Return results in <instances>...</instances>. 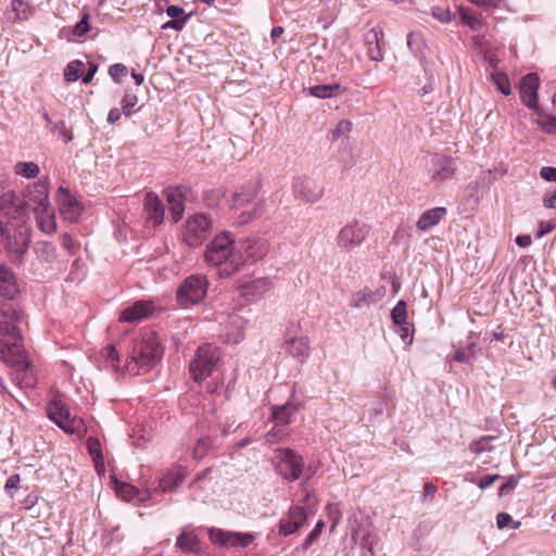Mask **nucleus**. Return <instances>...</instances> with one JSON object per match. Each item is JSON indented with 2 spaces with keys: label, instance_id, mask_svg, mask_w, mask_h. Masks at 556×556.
Here are the masks:
<instances>
[{
  "label": "nucleus",
  "instance_id": "f257e3e1",
  "mask_svg": "<svg viewBox=\"0 0 556 556\" xmlns=\"http://www.w3.org/2000/svg\"><path fill=\"white\" fill-rule=\"evenodd\" d=\"M269 250L266 239L255 236L235 241L231 233L223 231L215 236L205 248L204 261L216 268L217 275L228 278L238 273L245 263L265 257Z\"/></svg>",
  "mask_w": 556,
  "mask_h": 556
},
{
  "label": "nucleus",
  "instance_id": "f03ea898",
  "mask_svg": "<svg viewBox=\"0 0 556 556\" xmlns=\"http://www.w3.org/2000/svg\"><path fill=\"white\" fill-rule=\"evenodd\" d=\"M51 206L48 197V185L36 182L24 199L7 193L0 198V216L8 219L26 220L28 211L45 210Z\"/></svg>",
  "mask_w": 556,
  "mask_h": 556
},
{
  "label": "nucleus",
  "instance_id": "7ed1b4c3",
  "mask_svg": "<svg viewBox=\"0 0 556 556\" xmlns=\"http://www.w3.org/2000/svg\"><path fill=\"white\" fill-rule=\"evenodd\" d=\"M163 349L153 332L144 333L134 344L131 362L128 363L129 371L139 375L148 372L161 361Z\"/></svg>",
  "mask_w": 556,
  "mask_h": 556
},
{
  "label": "nucleus",
  "instance_id": "20e7f679",
  "mask_svg": "<svg viewBox=\"0 0 556 556\" xmlns=\"http://www.w3.org/2000/svg\"><path fill=\"white\" fill-rule=\"evenodd\" d=\"M30 242V228L26 220H7L1 252L4 251L13 263H21Z\"/></svg>",
  "mask_w": 556,
  "mask_h": 556
},
{
  "label": "nucleus",
  "instance_id": "39448f33",
  "mask_svg": "<svg viewBox=\"0 0 556 556\" xmlns=\"http://www.w3.org/2000/svg\"><path fill=\"white\" fill-rule=\"evenodd\" d=\"M316 497L307 493L304 497V505H294L290 507L286 516L278 523V533L288 536L301 529L309 515L315 513Z\"/></svg>",
  "mask_w": 556,
  "mask_h": 556
},
{
  "label": "nucleus",
  "instance_id": "423d86ee",
  "mask_svg": "<svg viewBox=\"0 0 556 556\" xmlns=\"http://www.w3.org/2000/svg\"><path fill=\"white\" fill-rule=\"evenodd\" d=\"M208 280L204 275H191L178 287L176 300L182 307L199 304L206 296Z\"/></svg>",
  "mask_w": 556,
  "mask_h": 556
},
{
  "label": "nucleus",
  "instance_id": "0eeeda50",
  "mask_svg": "<svg viewBox=\"0 0 556 556\" xmlns=\"http://www.w3.org/2000/svg\"><path fill=\"white\" fill-rule=\"evenodd\" d=\"M213 228L212 219L204 213L188 216L182 230L184 242L190 248H198L210 237Z\"/></svg>",
  "mask_w": 556,
  "mask_h": 556
},
{
  "label": "nucleus",
  "instance_id": "6e6552de",
  "mask_svg": "<svg viewBox=\"0 0 556 556\" xmlns=\"http://www.w3.org/2000/svg\"><path fill=\"white\" fill-rule=\"evenodd\" d=\"M219 359L218 349L213 344H204L198 348L195 357L190 363L189 369L195 381L208 377Z\"/></svg>",
  "mask_w": 556,
  "mask_h": 556
},
{
  "label": "nucleus",
  "instance_id": "1a4fd4ad",
  "mask_svg": "<svg viewBox=\"0 0 556 556\" xmlns=\"http://www.w3.org/2000/svg\"><path fill=\"white\" fill-rule=\"evenodd\" d=\"M370 232V227L358 220H353L343 226L336 237L338 247L351 252L361 247Z\"/></svg>",
  "mask_w": 556,
  "mask_h": 556
},
{
  "label": "nucleus",
  "instance_id": "9d476101",
  "mask_svg": "<svg viewBox=\"0 0 556 556\" xmlns=\"http://www.w3.org/2000/svg\"><path fill=\"white\" fill-rule=\"evenodd\" d=\"M48 416L66 433L80 430L83 420L71 416L70 408L61 400H52L47 407Z\"/></svg>",
  "mask_w": 556,
  "mask_h": 556
},
{
  "label": "nucleus",
  "instance_id": "9b49d317",
  "mask_svg": "<svg viewBox=\"0 0 556 556\" xmlns=\"http://www.w3.org/2000/svg\"><path fill=\"white\" fill-rule=\"evenodd\" d=\"M277 457L280 459L278 472L287 480H298L304 468L303 457L294 450L285 447L276 450Z\"/></svg>",
  "mask_w": 556,
  "mask_h": 556
},
{
  "label": "nucleus",
  "instance_id": "f8f14e48",
  "mask_svg": "<svg viewBox=\"0 0 556 556\" xmlns=\"http://www.w3.org/2000/svg\"><path fill=\"white\" fill-rule=\"evenodd\" d=\"M0 357L18 370H26L28 362L21 344V336L0 345Z\"/></svg>",
  "mask_w": 556,
  "mask_h": 556
},
{
  "label": "nucleus",
  "instance_id": "ddd939ff",
  "mask_svg": "<svg viewBox=\"0 0 556 556\" xmlns=\"http://www.w3.org/2000/svg\"><path fill=\"white\" fill-rule=\"evenodd\" d=\"M262 189V177L257 175L254 179L247 181L236 189L230 199L231 208H240L251 203Z\"/></svg>",
  "mask_w": 556,
  "mask_h": 556
},
{
  "label": "nucleus",
  "instance_id": "4468645a",
  "mask_svg": "<svg viewBox=\"0 0 556 556\" xmlns=\"http://www.w3.org/2000/svg\"><path fill=\"white\" fill-rule=\"evenodd\" d=\"M273 283L267 277L260 278H241L237 281V288L244 298H261L268 292Z\"/></svg>",
  "mask_w": 556,
  "mask_h": 556
},
{
  "label": "nucleus",
  "instance_id": "2eb2a0df",
  "mask_svg": "<svg viewBox=\"0 0 556 556\" xmlns=\"http://www.w3.org/2000/svg\"><path fill=\"white\" fill-rule=\"evenodd\" d=\"M539 76L535 73L525 75L519 85V93L522 103L529 109L538 108Z\"/></svg>",
  "mask_w": 556,
  "mask_h": 556
},
{
  "label": "nucleus",
  "instance_id": "dca6fc26",
  "mask_svg": "<svg viewBox=\"0 0 556 556\" xmlns=\"http://www.w3.org/2000/svg\"><path fill=\"white\" fill-rule=\"evenodd\" d=\"M143 208L146 213V222L152 226L157 227L164 220L165 205L162 200L154 193L148 192L143 200Z\"/></svg>",
  "mask_w": 556,
  "mask_h": 556
},
{
  "label": "nucleus",
  "instance_id": "f3484780",
  "mask_svg": "<svg viewBox=\"0 0 556 556\" xmlns=\"http://www.w3.org/2000/svg\"><path fill=\"white\" fill-rule=\"evenodd\" d=\"M293 193L296 199L305 203H316L324 195V188L309 179H298L293 184Z\"/></svg>",
  "mask_w": 556,
  "mask_h": 556
},
{
  "label": "nucleus",
  "instance_id": "a211bd4d",
  "mask_svg": "<svg viewBox=\"0 0 556 556\" xmlns=\"http://www.w3.org/2000/svg\"><path fill=\"white\" fill-rule=\"evenodd\" d=\"M58 193L60 213L65 219L75 222L83 211L80 203L63 187L59 188Z\"/></svg>",
  "mask_w": 556,
  "mask_h": 556
},
{
  "label": "nucleus",
  "instance_id": "6ab92c4d",
  "mask_svg": "<svg viewBox=\"0 0 556 556\" xmlns=\"http://www.w3.org/2000/svg\"><path fill=\"white\" fill-rule=\"evenodd\" d=\"M154 309L155 306L151 301L139 300L122 311L119 320L125 323H137L151 316Z\"/></svg>",
  "mask_w": 556,
  "mask_h": 556
},
{
  "label": "nucleus",
  "instance_id": "aec40b11",
  "mask_svg": "<svg viewBox=\"0 0 556 556\" xmlns=\"http://www.w3.org/2000/svg\"><path fill=\"white\" fill-rule=\"evenodd\" d=\"M431 162L432 181L441 184L454 176L455 165L452 157L446 155H435Z\"/></svg>",
  "mask_w": 556,
  "mask_h": 556
},
{
  "label": "nucleus",
  "instance_id": "412c9836",
  "mask_svg": "<svg viewBox=\"0 0 556 556\" xmlns=\"http://www.w3.org/2000/svg\"><path fill=\"white\" fill-rule=\"evenodd\" d=\"M18 286L13 271L7 266L0 265V296L13 300L18 294Z\"/></svg>",
  "mask_w": 556,
  "mask_h": 556
},
{
  "label": "nucleus",
  "instance_id": "4be33fe9",
  "mask_svg": "<svg viewBox=\"0 0 556 556\" xmlns=\"http://www.w3.org/2000/svg\"><path fill=\"white\" fill-rule=\"evenodd\" d=\"M446 208L443 206L433 207L424 212L416 223V227L420 231H428L437 226L445 216Z\"/></svg>",
  "mask_w": 556,
  "mask_h": 556
},
{
  "label": "nucleus",
  "instance_id": "5701e85b",
  "mask_svg": "<svg viewBox=\"0 0 556 556\" xmlns=\"http://www.w3.org/2000/svg\"><path fill=\"white\" fill-rule=\"evenodd\" d=\"M384 295V291H372L369 288H364L351 296V305L355 308L369 307L377 303Z\"/></svg>",
  "mask_w": 556,
  "mask_h": 556
},
{
  "label": "nucleus",
  "instance_id": "b1692460",
  "mask_svg": "<svg viewBox=\"0 0 556 556\" xmlns=\"http://www.w3.org/2000/svg\"><path fill=\"white\" fill-rule=\"evenodd\" d=\"M287 351L289 354L303 363L309 355V344L305 337H292L286 339Z\"/></svg>",
  "mask_w": 556,
  "mask_h": 556
},
{
  "label": "nucleus",
  "instance_id": "393cba45",
  "mask_svg": "<svg viewBox=\"0 0 556 556\" xmlns=\"http://www.w3.org/2000/svg\"><path fill=\"white\" fill-rule=\"evenodd\" d=\"M267 212V202L264 199L255 202L252 208L241 212L237 218L235 224L238 226H245L254 220L264 216Z\"/></svg>",
  "mask_w": 556,
  "mask_h": 556
},
{
  "label": "nucleus",
  "instance_id": "a878e982",
  "mask_svg": "<svg viewBox=\"0 0 556 556\" xmlns=\"http://www.w3.org/2000/svg\"><path fill=\"white\" fill-rule=\"evenodd\" d=\"M36 222L39 229L48 235L54 233L56 230V222L54 216V208L52 206H46L45 210H38L34 212Z\"/></svg>",
  "mask_w": 556,
  "mask_h": 556
},
{
  "label": "nucleus",
  "instance_id": "bb28decb",
  "mask_svg": "<svg viewBox=\"0 0 556 556\" xmlns=\"http://www.w3.org/2000/svg\"><path fill=\"white\" fill-rule=\"evenodd\" d=\"M351 539L355 543L359 539V545L367 549L371 555H374V545L377 542V538L369 529L364 528L363 526H357L352 529Z\"/></svg>",
  "mask_w": 556,
  "mask_h": 556
},
{
  "label": "nucleus",
  "instance_id": "cd10ccee",
  "mask_svg": "<svg viewBox=\"0 0 556 556\" xmlns=\"http://www.w3.org/2000/svg\"><path fill=\"white\" fill-rule=\"evenodd\" d=\"M365 43L367 46V54L370 60L380 62L383 59L381 48L379 46V34L372 28L365 35Z\"/></svg>",
  "mask_w": 556,
  "mask_h": 556
},
{
  "label": "nucleus",
  "instance_id": "c85d7f7f",
  "mask_svg": "<svg viewBox=\"0 0 556 556\" xmlns=\"http://www.w3.org/2000/svg\"><path fill=\"white\" fill-rule=\"evenodd\" d=\"M185 480V475L180 471H172L160 479L159 488L154 490L157 492L159 490L163 493L175 491Z\"/></svg>",
  "mask_w": 556,
  "mask_h": 556
},
{
  "label": "nucleus",
  "instance_id": "c756f323",
  "mask_svg": "<svg viewBox=\"0 0 556 556\" xmlns=\"http://www.w3.org/2000/svg\"><path fill=\"white\" fill-rule=\"evenodd\" d=\"M37 258L42 263L51 264L56 260V248L48 241H40L34 245Z\"/></svg>",
  "mask_w": 556,
  "mask_h": 556
},
{
  "label": "nucleus",
  "instance_id": "7c9ffc66",
  "mask_svg": "<svg viewBox=\"0 0 556 556\" xmlns=\"http://www.w3.org/2000/svg\"><path fill=\"white\" fill-rule=\"evenodd\" d=\"M296 412V406L291 402H287L281 406H277L273 410V418L277 424L288 425L292 420V416Z\"/></svg>",
  "mask_w": 556,
  "mask_h": 556
},
{
  "label": "nucleus",
  "instance_id": "2f4dec72",
  "mask_svg": "<svg viewBox=\"0 0 556 556\" xmlns=\"http://www.w3.org/2000/svg\"><path fill=\"white\" fill-rule=\"evenodd\" d=\"M339 84L317 85L309 88V94L319 99H328L338 96L341 92Z\"/></svg>",
  "mask_w": 556,
  "mask_h": 556
},
{
  "label": "nucleus",
  "instance_id": "473e14b6",
  "mask_svg": "<svg viewBox=\"0 0 556 556\" xmlns=\"http://www.w3.org/2000/svg\"><path fill=\"white\" fill-rule=\"evenodd\" d=\"M166 198L169 205L170 216L174 223H178L185 213V203L166 190Z\"/></svg>",
  "mask_w": 556,
  "mask_h": 556
},
{
  "label": "nucleus",
  "instance_id": "72a5a7b5",
  "mask_svg": "<svg viewBox=\"0 0 556 556\" xmlns=\"http://www.w3.org/2000/svg\"><path fill=\"white\" fill-rule=\"evenodd\" d=\"M11 8L20 21L28 20L34 13V7L24 0H12Z\"/></svg>",
  "mask_w": 556,
  "mask_h": 556
},
{
  "label": "nucleus",
  "instance_id": "f704fd0d",
  "mask_svg": "<svg viewBox=\"0 0 556 556\" xmlns=\"http://www.w3.org/2000/svg\"><path fill=\"white\" fill-rule=\"evenodd\" d=\"M85 71V63L79 60L70 62L64 70V77L67 81H76Z\"/></svg>",
  "mask_w": 556,
  "mask_h": 556
},
{
  "label": "nucleus",
  "instance_id": "c9c22d12",
  "mask_svg": "<svg viewBox=\"0 0 556 556\" xmlns=\"http://www.w3.org/2000/svg\"><path fill=\"white\" fill-rule=\"evenodd\" d=\"M15 173L25 178H36L40 172L39 166L34 162H18L14 166Z\"/></svg>",
  "mask_w": 556,
  "mask_h": 556
},
{
  "label": "nucleus",
  "instance_id": "e433bc0d",
  "mask_svg": "<svg viewBox=\"0 0 556 556\" xmlns=\"http://www.w3.org/2000/svg\"><path fill=\"white\" fill-rule=\"evenodd\" d=\"M176 545L185 553H193L197 551V538L190 533L182 532L178 535Z\"/></svg>",
  "mask_w": 556,
  "mask_h": 556
},
{
  "label": "nucleus",
  "instance_id": "4c0bfd02",
  "mask_svg": "<svg viewBox=\"0 0 556 556\" xmlns=\"http://www.w3.org/2000/svg\"><path fill=\"white\" fill-rule=\"evenodd\" d=\"M214 446V440L211 437H203L198 440L195 446L193 447V458L202 459L208 451H211Z\"/></svg>",
  "mask_w": 556,
  "mask_h": 556
},
{
  "label": "nucleus",
  "instance_id": "58836bf2",
  "mask_svg": "<svg viewBox=\"0 0 556 556\" xmlns=\"http://www.w3.org/2000/svg\"><path fill=\"white\" fill-rule=\"evenodd\" d=\"M167 191L177 199H179L180 202H184L185 204L187 202H193L195 200V193L193 192L192 188L187 185H180L174 189H167Z\"/></svg>",
  "mask_w": 556,
  "mask_h": 556
},
{
  "label": "nucleus",
  "instance_id": "ea45409f",
  "mask_svg": "<svg viewBox=\"0 0 556 556\" xmlns=\"http://www.w3.org/2000/svg\"><path fill=\"white\" fill-rule=\"evenodd\" d=\"M254 540L251 533L230 532L229 546L230 547H248Z\"/></svg>",
  "mask_w": 556,
  "mask_h": 556
},
{
  "label": "nucleus",
  "instance_id": "a19ab883",
  "mask_svg": "<svg viewBox=\"0 0 556 556\" xmlns=\"http://www.w3.org/2000/svg\"><path fill=\"white\" fill-rule=\"evenodd\" d=\"M20 336V330L14 325L5 320L0 321V345Z\"/></svg>",
  "mask_w": 556,
  "mask_h": 556
},
{
  "label": "nucleus",
  "instance_id": "79ce46f5",
  "mask_svg": "<svg viewBox=\"0 0 556 556\" xmlns=\"http://www.w3.org/2000/svg\"><path fill=\"white\" fill-rule=\"evenodd\" d=\"M325 527V522L323 520H319L315 528L307 534L301 546L296 547L295 551L302 549L307 551L314 542L317 541V539L320 536V533Z\"/></svg>",
  "mask_w": 556,
  "mask_h": 556
},
{
  "label": "nucleus",
  "instance_id": "37998d69",
  "mask_svg": "<svg viewBox=\"0 0 556 556\" xmlns=\"http://www.w3.org/2000/svg\"><path fill=\"white\" fill-rule=\"evenodd\" d=\"M391 318L394 325L405 324V321H407V304L404 300H400L393 307Z\"/></svg>",
  "mask_w": 556,
  "mask_h": 556
},
{
  "label": "nucleus",
  "instance_id": "c03bdc74",
  "mask_svg": "<svg viewBox=\"0 0 556 556\" xmlns=\"http://www.w3.org/2000/svg\"><path fill=\"white\" fill-rule=\"evenodd\" d=\"M495 439L493 435H485L470 443L469 450L475 454L491 451V442Z\"/></svg>",
  "mask_w": 556,
  "mask_h": 556
},
{
  "label": "nucleus",
  "instance_id": "a18cd8bd",
  "mask_svg": "<svg viewBox=\"0 0 556 556\" xmlns=\"http://www.w3.org/2000/svg\"><path fill=\"white\" fill-rule=\"evenodd\" d=\"M138 103V97L135 93L126 92L121 100L122 111L126 117L131 116L134 109Z\"/></svg>",
  "mask_w": 556,
  "mask_h": 556
},
{
  "label": "nucleus",
  "instance_id": "49530a36",
  "mask_svg": "<svg viewBox=\"0 0 556 556\" xmlns=\"http://www.w3.org/2000/svg\"><path fill=\"white\" fill-rule=\"evenodd\" d=\"M492 79L497 87V89L505 96L510 94L511 88L510 83L506 74L502 72H496L492 74Z\"/></svg>",
  "mask_w": 556,
  "mask_h": 556
},
{
  "label": "nucleus",
  "instance_id": "de8ad7c7",
  "mask_svg": "<svg viewBox=\"0 0 556 556\" xmlns=\"http://www.w3.org/2000/svg\"><path fill=\"white\" fill-rule=\"evenodd\" d=\"M230 532L224 531L220 529H211L210 530V540L213 544H218L220 546H229Z\"/></svg>",
  "mask_w": 556,
  "mask_h": 556
},
{
  "label": "nucleus",
  "instance_id": "09e8293b",
  "mask_svg": "<svg viewBox=\"0 0 556 556\" xmlns=\"http://www.w3.org/2000/svg\"><path fill=\"white\" fill-rule=\"evenodd\" d=\"M116 494L125 501H131L138 494V491L131 484L119 483L116 485Z\"/></svg>",
  "mask_w": 556,
  "mask_h": 556
},
{
  "label": "nucleus",
  "instance_id": "8fccbe9b",
  "mask_svg": "<svg viewBox=\"0 0 556 556\" xmlns=\"http://www.w3.org/2000/svg\"><path fill=\"white\" fill-rule=\"evenodd\" d=\"M89 18H90L89 13H85L83 15L81 20L78 23H76L72 29L73 36L81 37L89 31V29H90Z\"/></svg>",
  "mask_w": 556,
  "mask_h": 556
},
{
  "label": "nucleus",
  "instance_id": "3c124183",
  "mask_svg": "<svg viewBox=\"0 0 556 556\" xmlns=\"http://www.w3.org/2000/svg\"><path fill=\"white\" fill-rule=\"evenodd\" d=\"M462 20L475 31H478L483 27L482 20L479 15L469 14L465 11H462Z\"/></svg>",
  "mask_w": 556,
  "mask_h": 556
},
{
  "label": "nucleus",
  "instance_id": "603ef678",
  "mask_svg": "<svg viewBox=\"0 0 556 556\" xmlns=\"http://www.w3.org/2000/svg\"><path fill=\"white\" fill-rule=\"evenodd\" d=\"M496 525L498 529H504L506 527L518 529L520 527V521H514L511 516L507 513H500L496 516Z\"/></svg>",
  "mask_w": 556,
  "mask_h": 556
},
{
  "label": "nucleus",
  "instance_id": "864d4df0",
  "mask_svg": "<svg viewBox=\"0 0 556 556\" xmlns=\"http://www.w3.org/2000/svg\"><path fill=\"white\" fill-rule=\"evenodd\" d=\"M102 355L105 357L108 365L112 366L114 369L118 368L119 355L113 345H108L103 350Z\"/></svg>",
  "mask_w": 556,
  "mask_h": 556
},
{
  "label": "nucleus",
  "instance_id": "5fc2aeb1",
  "mask_svg": "<svg viewBox=\"0 0 556 556\" xmlns=\"http://www.w3.org/2000/svg\"><path fill=\"white\" fill-rule=\"evenodd\" d=\"M51 131H58L60 137L63 138L64 142L67 143L73 139L72 131L66 129L65 122L63 119H60L55 122L50 128Z\"/></svg>",
  "mask_w": 556,
  "mask_h": 556
},
{
  "label": "nucleus",
  "instance_id": "6e6d98bb",
  "mask_svg": "<svg viewBox=\"0 0 556 556\" xmlns=\"http://www.w3.org/2000/svg\"><path fill=\"white\" fill-rule=\"evenodd\" d=\"M62 248L66 250L70 255H75L79 250V244L68 233L62 235Z\"/></svg>",
  "mask_w": 556,
  "mask_h": 556
},
{
  "label": "nucleus",
  "instance_id": "4d7b16f0",
  "mask_svg": "<svg viewBox=\"0 0 556 556\" xmlns=\"http://www.w3.org/2000/svg\"><path fill=\"white\" fill-rule=\"evenodd\" d=\"M432 15L441 23H450L453 18V14L450 9L445 7H434L432 9Z\"/></svg>",
  "mask_w": 556,
  "mask_h": 556
},
{
  "label": "nucleus",
  "instance_id": "13d9d810",
  "mask_svg": "<svg viewBox=\"0 0 556 556\" xmlns=\"http://www.w3.org/2000/svg\"><path fill=\"white\" fill-rule=\"evenodd\" d=\"M109 74L115 83H121L122 77L127 74V67L121 63L113 64L109 68Z\"/></svg>",
  "mask_w": 556,
  "mask_h": 556
},
{
  "label": "nucleus",
  "instance_id": "bf43d9fd",
  "mask_svg": "<svg viewBox=\"0 0 556 556\" xmlns=\"http://www.w3.org/2000/svg\"><path fill=\"white\" fill-rule=\"evenodd\" d=\"M400 326L399 334L404 342L412 343L413 342V332L414 326L405 321V324H397Z\"/></svg>",
  "mask_w": 556,
  "mask_h": 556
},
{
  "label": "nucleus",
  "instance_id": "052dcab7",
  "mask_svg": "<svg viewBox=\"0 0 556 556\" xmlns=\"http://www.w3.org/2000/svg\"><path fill=\"white\" fill-rule=\"evenodd\" d=\"M87 446H88L89 453L92 455L94 460H97L98 458H102L100 442L98 439L89 438L87 441Z\"/></svg>",
  "mask_w": 556,
  "mask_h": 556
},
{
  "label": "nucleus",
  "instance_id": "680f3d73",
  "mask_svg": "<svg viewBox=\"0 0 556 556\" xmlns=\"http://www.w3.org/2000/svg\"><path fill=\"white\" fill-rule=\"evenodd\" d=\"M519 479L515 476H510L505 483H503L500 488L498 494L506 495L510 493L517 485H518Z\"/></svg>",
  "mask_w": 556,
  "mask_h": 556
},
{
  "label": "nucleus",
  "instance_id": "e2e57ef3",
  "mask_svg": "<svg viewBox=\"0 0 556 556\" xmlns=\"http://www.w3.org/2000/svg\"><path fill=\"white\" fill-rule=\"evenodd\" d=\"M472 359H473V352H471L470 350L469 351L458 350L454 354V361L459 362V363L471 364Z\"/></svg>",
  "mask_w": 556,
  "mask_h": 556
},
{
  "label": "nucleus",
  "instance_id": "0e129e2a",
  "mask_svg": "<svg viewBox=\"0 0 556 556\" xmlns=\"http://www.w3.org/2000/svg\"><path fill=\"white\" fill-rule=\"evenodd\" d=\"M189 15L180 18V20H177V18H172L170 21L166 22L162 28L163 29H175V30H181L186 24V21L188 18Z\"/></svg>",
  "mask_w": 556,
  "mask_h": 556
},
{
  "label": "nucleus",
  "instance_id": "69168bd1",
  "mask_svg": "<svg viewBox=\"0 0 556 556\" xmlns=\"http://www.w3.org/2000/svg\"><path fill=\"white\" fill-rule=\"evenodd\" d=\"M329 516L332 521L331 529H333L341 520V511L338 504H329Z\"/></svg>",
  "mask_w": 556,
  "mask_h": 556
},
{
  "label": "nucleus",
  "instance_id": "338daca9",
  "mask_svg": "<svg viewBox=\"0 0 556 556\" xmlns=\"http://www.w3.org/2000/svg\"><path fill=\"white\" fill-rule=\"evenodd\" d=\"M21 482V477L17 473H14L9 477V479L5 482L4 489L10 494V496H13L12 490L17 489L18 484Z\"/></svg>",
  "mask_w": 556,
  "mask_h": 556
},
{
  "label": "nucleus",
  "instance_id": "774afa93",
  "mask_svg": "<svg viewBox=\"0 0 556 556\" xmlns=\"http://www.w3.org/2000/svg\"><path fill=\"white\" fill-rule=\"evenodd\" d=\"M540 176L546 181H556V168L544 166L540 170Z\"/></svg>",
  "mask_w": 556,
  "mask_h": 556
}]
</instances>
